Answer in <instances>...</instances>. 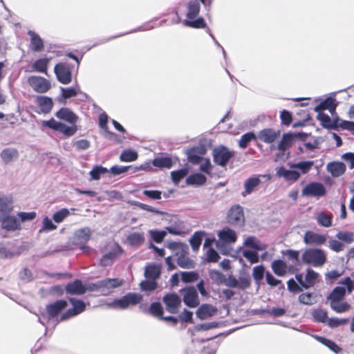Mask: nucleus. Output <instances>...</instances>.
<instances>
[{
	"mask_svg": "<svg viewBox=\"0 0 354 354\" xmlns=\"http://www.w3.org/2000/svg\"><path fill=\"white\" fill-rule=\"evenodd\" d=\"M184 292L183 301L190 308H195L199 305L198 293L194 287H188L180 290Z\"/></svg>",
	"mask_w": 354,
	"mask_h": 354,
	"instance_id": "13",
	"label": "nucleus"
},
{
	"mask_svg": "<svg viewBox=\"0 0 354 354\" xmlns=\"http://www.w3.org/2000/svg\"><path fill=\"white\" fill-rule=\"evenodd\" d=\"M346 294V288L344 287H335L328 296L327 299L331 301H340Z\"/></svg>",
	"mask_w": 354,
	"mask_h": 354,
	"instance_id": "38",
	"label": "nucleus"
},
{
	"mask_svg": "<svg viewBox=\"0 0 354 354\" xmlns=\"http://www.w3.org/2000/svg\"><path fill=\"white\" fill-rule=\"evenodd\" d=\"M258 250H243V256L246 258L252 264L259 261V257L257 253Z\"/></svg>",
	"mask_w": 354,
	"mask_h": 354,
	"instance_id": "57",
	"label": "nucleus"
},
{
	"mask_svg": "<svg viewBox=\"0 0 354 354\" xmlns=\"http://www.w3.org/2000/svg\"><path fill=\"white\" fill-rule=\"evenodd\" d=\"M140 286L142 290L152 291L157 288V282L155 280L146 279L140 282Z\"/></svg>",
	"mask_w": 354,
	"mask_h": 354,
	"instance_id": "63",
	"label": "nucleus"
},
{
	"mask_svg": "<svg viewBox=\"0 0 354 354\" xmlns=\"http://www.w3.org/2000/svg\"><path fill=\"white\" fill-rule=\"evenodd\" d=\"M55 115L59 119L65 120L71 124H75L78 120V117L67 108L60 109Z\"/></svg>",
	"mask_w": 354,
	"mask_h": 354,
	"instance_id": "25",
	"label": "nucleus"
},
{
	"mask_svg": "<svg viewBox=\"0 0 354 354\" xmlns=\"http://www.w3.org/2000/svg\"><path fill=\"white\" fill-rule=\"evenodd\" d=\"M227 220L230 224L241 226L245 222L243 210L240 205H234L229 210Z\"/></svg>",
	"mask_w": 354,
	"mask_h": 354,
	"instance_id": "11",
	"label": "nucleus"
},
{
	"mask_svg": "<svg viewBox=\"0 0 354 354\" xmlns=\"http://www.w3.org/2000/svg\"><path fill=\"white\" fill-rule=\"evenodd\" d=\"M317 119L321 122L322 125L324 128L337 129L339 127V119L338 118L332 120L328 115L323 113H318Z\"/></svg>",
	"mask_w": 354,
	"mask_h": 354,
	"instance_id": "24",
	"label": "nucleus"
},
{
	"mask_svg": "<svg viewBox=\"0 0 354 354\" xmlns=\"http://www.w3.org/2000/svg\"><path fill=\"white\" fill-rule=\"evenodd\" d=\"M127 240L131 245H140L145 241L144 235L141 233L134 232L129 234Z\"/></svg>",
	"mask_w": 354,
	"mask_h": 354,
	"instance_id": "52",
	"label": "nucleus"
},
{
	"mask_svg": "<svg viewBox=\"0 0 354 354\" xmlns=\"http://www.w3.org/2000/svg\"><path fill=\"white\" fill-rule=\"evenodd\" d=\"M317 221L321 226L329 227L332 225V215L320 212L317 214Z\"/></svg>",
	"mask_w": 354,
	"mask_h": 354,
	"instance_id": "48",
	"label": "nucleus"
},
{
	"mask_svg": "<svg viewBox=\"0 0 354 354\" xmlns=\"http://www.w3.org/2000/svg\"><path fill=\"white\" fill-rule=\"evenodd\" d=\"M326 194L324 186L320 183H310L302 190L303 196L320 197Z\"/></svg>",
	"mask_w": 354,
	"mask_h": 354,
	"instance_id": "15",
	"label": "nucleus"
},
{
	"mask_svg": "<svg viewBox=\"0 0 354 354\" xmlns=\"http://www.w3.org/2000/svg\"><path fill=\"white\" fill-rule=\"evenodd\" d=\"M163 302L168 312L172 314L178 313L181 299L177 294H167L163 297Z\"/></svg>",
	"mask_w": 354,
	"mask_h": 354,
	"instance_id": "14",
	"label": "nucleus"
},
{
	"mask_svg": "<svg viewBox=\"0 0 354 354\" xmlns=\"http://www.w3.org/2000/svg\"><path fill=\"white\" fill-rule=\"evenodd\" d=\"M327 170L333 177H339L342 175L346 170V166L340 162H329L326 166Z\"/></svg>",
	"mask_w": 354,
	"mask_h": 354,
	"instance_id": "28",
	"label": "nucleus"
},
{
	"mask_svg": "<svg viewBox=\"0 0 354 354\" xmlns=\"http://www.w3.org/2000/svg\"><path fill=\"white\" fill-rule=\"evenodd\" d=\"M293 138L294 136L292 133H284L278 144L277 149L280 151L284 152L292 146Z\"/></svg>",
	"mask_w": 354,
	"mask_h": 354,
	"instance_id": "40",
	"label": "nucleus"
},
{
	"mask_svg": "<svg viewBox=\"0 0 354 354\" xmlns=\"http://www.w3.org/2000/svg\"><path fill=\"white\" fill-rule=\"evenodd\" d=\"M311 315L314 320L319 323H326L328 318L327 312L322 308L313 309Z\"/></svg>",
	"mask_w": 354,
	"mask_h": 354,
	"instance_id": "45",
	"label": "nucleus"
},
{
	"mask_svg": "<svg viewBox=\"0 0 354 354\" xmlns=\"http://www.w3.org/2000/svg\"><path fill=\"white\" fill-rule=\"evenodd\" d=\"M149 311L152 315L159 319H160L163 314V308L159 302L152 303L149 308Z\"/></svg>",
	"mask_w": 354,
	"mask_h": 354,
	"instance_id": "61",
	"label": "nucleus"
},
{
	"mask_svg": "<svg viewBox=\"0 0 354 354\" xmlns=\"http://www.w3.org/2000/svg\"><path fill=\"white\" fill-rule=\"evenodd\" d=\"M91 235V230L88 227L78 230L75 233V241L77 245H84L90 239Z\"/></svg>",
	"mask_w": 354,
	"mask_h": 354,
	"instance_id": "29",
	"label": "nucleus"
},
{
	"mask_svg": "<svg viewBox=\"0 0 354 354\" xmlns=\"http://www.w3.org/2000/svg\"><path fill=\"white\" fill-rule=\"evenodd\" d=\"M165 230L173 235H182L185 233L183 223L178 219H175L169 226L165 227Z\"/></svg>",
	"mask_w": 354,
	"mask_h": 354,
	"instance_id": "32",
	"label": "nucleus"
},
{
	"mask_svg": "<svg viewBox=\"0 0 354 354\" xmlns=\"http://www.w3.org/2000/svg\"><path fill=\"white\" fill-rule=\"evenodd\" d=\"M265 268L263 265L257 266L253 268L252 277L257 283L261 281L264 275Z\"/></svg>",
	"mask_w": 354,
	"mask_h": 354,
	"instance_id": "64",
	"label": "nucleus"
},
{
	"mask_svg": "<svg viewBox=\"0 0 354 354\" xmlns=\"http://www.w3.org/2000/svg\"><path fill=\"white\" fill-rule=\"evenodd\" d=\"M13 208L12 198L10 196L0 195V217L11 214Z\"/></svg>",
	"mask_w": 354,
	"mask_h": 354,
	"instance_id": "22",
	"label": "nucleus"
},
{
	"mask_svg": "<svg viewBox=\"0 0 354 354\" xmlns=\"http://www.w3.org/2000/svg\"><path fill=\"white\" fill-rule=\"evenodd\" d=\"M174 162L171 157L161 156L154 158L152 164L156 167L169 169L173 166Z\"/></svg>",
	"mask_w": 354,
	"mask_h": 354,
	"instance_id": "33",
	"label": "nucleus"
},
{
	"mask_svg": "<svg viewBox=\"0 0 354 354\" xmlns=\"http://www.w3.org/2000/svg\"><path fill=\"white\" fill-rule=\"evenodd\" d=\"M280 131L272 129H264L257 134V138L265 143H272L279 136Z\"/></svg>",
	"mask_w": 354,
	"mask_h": 354,
	"instance_id": "20",
	"label": "nucleus"
},
{
	"mask_svg": "<svg viewBox=\"0 0 354 354\" xmlns=\"http://www.w3.org/2000/svg\"><path fill=\"white\" fill-rule=\"evenodd\" d=\"M183 24L194 28H203L206 27V23L203 17H198L195 19H185Z\"/></svg>",
	"mask_w": 354,
	"mask_h": 354,
	"instance_id": "47",
	"label": "nucleus"
},
{
	"mask_svg": "<svg viewBox=\"0 0 354 354\" xmlns=\"http://www.w3.org/2000/svg\"><path fill=\"white\" fill-rule=\"evenodd\" d=\"M142 299V295L133 292H129L120 299H115L111 306L118 307L120 309H125L129 306L139 304Z\"/></svg>",
	"mask_w": 354,
	"mask_h": 354,
	"instance_id": "7",
	"label": "nucleus"
},
{
	"mask_svg": "<svg viewBox=\"0 0 354 354\" xmlns=\"http://www.w3.org/2000/svg\"><path fill=\"white\" fill-rule=\"evenodd\" d=\"M214 162L221 167L227 165L230 158L234 156V152L225 146H219L214 149L212 152Z\"/></svg>",
	"mask_w": 354,
	"mask_h": 354,
	"instance_id": "4",
	"label": "nucleus"
},
{
	"mask_svg": "<svg viewBox=\"0 0 354 354\" xmlns=\"http://www.w3.org/2000/svg\"><path fill=\"white\" fill-rule=\"evenodd\" d=\"M301 259L306 264L311 265L313 267H320L325 263L326 256L322 249L310 248L304 252Z\"/></svg>",
	"mask_w": 354,
	"mask_h": 354,
	"instance_id": "1",
	"label": "nucleus"
},
{
	"mask_svg": "<svg viewBox=\"0 0 354 354\" xmlns=\"http://www.w3.org/2000/svg\"><path fill=\"white\" fill-rule=\"evenodd\" d=\"M335 102V99L328 97L324 100L322 101L318 105L315 107V111L321 113L322 111L328 109L332 104Z\"/></svg>",
	"mask_w": 354,
	"mask_h": 354,
	"instance_id": "55",
	"label": "nucleus"
},
{
	"mask_svg": "<svg viewBox=\"0 0 354 354\" xmlns=\"http://www.w3.org/2000/svg\"><path fill=\"white\" fill-rule=\"evenodd\" d=\"M41 124L42 126L48 127L55 131H57L64 134L66 137L73 136L77 130V128L75 124L69 127L62 122L55 120L53 118H51L49 120H43L41 122Z\"/></svg>",
	"mask_w": 354,
	"mask_h": 354,
	"instance_id": "3",
	"label": "nucleus"
},
{
	"mask_svg": "<svg viewBox=\"0 0 354 354\" xmlns=\"http://www.w3.org/2000/svg\"><path fill=\"white\" fill-rule=\"evenodd\" d=\"M326 241L325 235L316 233L308 230L306 232L304 236V242L306 245H322Z\"/></svg>",
	"mask_w": 354,
	"mask_h": 354,
	"instance_id": "17",
	"label": "nucleus"
},
{
	"mask_svg": "<svg viewBox=\"0 0 354 354\" xmlns=\"http://www.w3.org/2000/svg\"><path fill=\"white\" fill-rule=\"evenodd\" d=\"M18 157L19 153L15 148H5L1 152V158L6 163L17 160Z\"/></svg>",
	"mask_w": 354,
	"mask_h": 354,
	"instance_id": "30",
	"label": "nucleus"
},
{
	"mask_svg": "<svg viewBox=\"0 0 354 354\" xmlns=\"http://www.w3.org/2000/svg\"><path fill=\"white\" fill-rule=\"evenodd\" d=\"M148 233L152 240L157 243H162L167 235V232L165 230H150Z\"/></svg>",
	"mask_w": 354,
	"mask_h": 354,
	"instance_id": "53",
	"label": "nucleus"
},
{
	"mask_svg": "<svg viewBox=\"0 0 354 354\" xmlns=\"http://www.w3.org/2000/svg\"><path fill=\"white\" fill-rule=\"evenodd\" d=\"M205 152L206 149L204 147L197 146L187 149L186 154L189 162L195 165L199 162Z\"/></svg>",
	"mask_w": 354,
	"mask_h": 354,
	"instance_id": "18",
	"label": "nucleus"
},
{
	"mask_svg": "<svg viewBox=\"0 0 354 354\" xmlns=\"http://www.w3.org/2000/svg\"><path fill=\"white\" fill-rule=\"evenodd\" d=\"M68 306V303L66 300H57L53 304H50L46 306V312L49 316L48 318L46 317V315L42 313L38 318V322L42 325L45 326L46 324L50 318H54L58 315L64 309Z\"/></svg>",
	"mask_w": 354,
	"mask_h": 354,
	"instance_id": "2",
	"label": "nucleus"
},
{
	"mask_svg": "<svg viewBox=\"0 0 354 354\" xmlns=\"http://www.w3.org/2000/svg\"><path fill=\"white\" fill-rule=\"evenodd\" d=\"M219 241L224 244L234 243L236 241V232L229 228L225 227L218 233Z\"/></svg>",
	"mask_w": 354,
	"mask_h": 354,
	"instance_id": "23",
	"label": "nucleus"
},
{
	"mask_svg": "<svg viewBox=\"0 0 354 354\" xmlns=\"http://www.w3.org/2000/svg\"><path fill=\"white\" fill-rule=\"evenodd\" d=\"M313 337L317 341H318L323 345L328 347L330 351H332L335 353L339 354V353L341 352V351H342L341 348L337 346V344L335 342H334L326 337L319 336V335H313Z\"/></svg>",
	"mask_w": 354,
	"mask_h": 354,
	"instance_id": "35",
	"label": "nucleus"
},
{
	"mask_svg": "<svg viewBox=\"0 0 354 354\" xmlns=\"http://www.w3.org/2000/svg\"><path fill=\"white\" fill-rule=\"evenodd\" d=\"M28 35L30 37L31 49L35 52H40L44 48V41L40 36L32 30H28Z\"/></svg>",
	"mask_w": 354,
	"mask_h": 354,
	"instance_id": "27",
	"label": "nucleus"
},
{
	"mask_svg": "<svg viewBox=\"0 0 354 354\" xmlns=\"http://www.w3.org/2000/svg\"><path fill=\"white\" fill-rule=\"evenodd\" d=\"M122 285V281L117 278L104 279L92 284L93 288L100 291L104 295H106L111 292V290L118 288Z\"/></svg>",
	"mask_w": 354,
	"mask_h": 354,
	"instance_id": "5",
	"label": "nucleus"
},
{
	"mask_svg": "<svg viewBox=\"0 0 354 354\" xmlns=\"http://www.w3.org/2000/svg\"><path fill=\"white\" fill-rule=\"evenodd\" d=\"M160 275V268L156 265H149L146 266L145 270V277L146 279L156 281Z\"/></svg>",
	"mask_w": 354,
	"mask_h": 354,
	"instance_id": "41",
	"label": "nucleus"
},
{
	"mask_svg": "<svg viewBox=\"0 0 354 354\" xmlns=\"http://www.w3.org/2000/svg\"><path fill=\"white\" fill-rule=\"evenodd\" d=\"M49 62V59L41 58L36 60L32 65L33 71L47 73V66Z\"/></svg>",
	"mask_w": 354,
	"mask_h": 354,
	"instance_id": "43",
	"label": "nucleus"
},
{
	"mask_svg": "<svg viewBox=\"0 0 354 354\" xmlns=\"http://www.w3.org/2000/svg\"><path fill=\"white\" fill-rule=\"evenodd\" d=\"M69 215V210L66 208H62L53 214V219L55 223H60Z\"/></svg>",
	"mask_w": 354,
	"mask_h": 354,
	"instance_id": "58",
	"label": "nucleus"
},
{
	"mask_svg": "<svg viewBox=\"0 0 354 354\" xmlns=\"http://www.w3.org/2000/svg\"><path fill=\"white\" fill-rule=\"evenodd\" d=\"M255 138L256 136L254 133L252 132H248L243 134L239 141V147L241 149H245L251 142V140L254 139Z\"/></svg>",
	"mask_w": 354,
	"mask_h": 354,
	"instance_id": "59",
	"label": "nucleus"
},
{
	"mask_svg": "<svg viewBox=\"0 0 354 354\" xmlns=\"http://www.w3.org/2000/svg\"><path fill=\"white\" fill-rule=\"evenodd\" d=\"M348 321H349L348 318L339 319L337 317H330V318H328L326 323H327V325L330 328H334L339 327L342 325H344V324L348 323Z\"/></svg>",
	"mask_w": 354,
	"mask_h": 354,
	"instance_id": "62",
	"label": "nucleus"
},
{
	"mask_svg": "<svg viewBox=\"0 0 354 354\" xmlns=\"http://www.w3.org/2000/svg\"><path fill=\"white\" fill-rule=\"evenodd\" d=\"M244 245L255 250H265L267 248L266 244L261 243L254 236H248L244 241Z\"/></svg>",
	"mask_w": 354,
	"mask_h": 354,
	"instance_id": "39",
	"label": "nucleus"
},
{
	"mask_svg": "<svg viewBox=\"0 0 354 354\" xmlns=\"http://www.w3.org/2000/svg\"><path fill=\"white\" fill-rule=\"evenodd\" d=\"M109 171L107 168L100 165L95 166L93 169L89 172L91 180H97L100 178L101 175L106 174Z\"/></svg>",
	"mask_w": 354,
	"mask_h": 354,
	"instance_id": "56",
	"label": "nucleus"
},
{
	"mask_svg": "<svg viewBox=\"0 0 354 354\" xmlns=\"http://www.w3.org/2000/svg\"><path fill=\"white\" fill-rule=\"evenodd\" d=\"M54 71L57 80L63 84H68L72 81L71 69L64 63H59L55 66Z\"/></svg>",
	"mask_w": 354,
	"mask_h": 354,
	"instance_id": "10",
	"label": "nucleus"
},
{
	"mask_svg": "<svg viewBox=\"0 0 354 354\" xmlns=\"http://www.w3.org/2000/svg\"><path fill=\"white\" fill-rule=\"evenodd\" d=\"M207 178L201 173H196L189 176L186 179L188 185H202L205 183Z\"/></svg>",
	"mask_w": 354,
	"mask_h": 354,
	"instance_id": "42",
	"label": "nucleus"
},
{
	"mask_svg": "<svg viewBox=\"0 0 354 354\" xmlns=\"http://www.w3.org/2000/svg\"><path fill=\"white\" fill-rule=\"evenodd\" d=\"M37 104L43 113H48L52 110L53 102L50 97L47 96H37L36 98Z\"/></svg>",
	"mask_w": 354,
	"mask_h": 354,
	"instance_id": "26",
	"label": "nucleus"
},
{
	"mask_svg": "<svg viewBox=\"0 0 354 354\" xmlns=\"http://www.w3.org/2000/svg\"><path fill=\"white\" fill-rule=\"evenodd\" d=\"M28 82L31 88L39 93H46L51 88L50 81L41 76H30L28 77Z\"/></svg>",
	"mask_w": 354,
	"mask_h": 354,
	"instance_id": "8",
	"label": "nucleus"
},
{
	"mask_svg": "<svg viewBox=\"0 0 354 354\" xmlns=\"http://www.w3.org/2000/svg\"><path fill=\"white\" fill-rule=\"evenodd\" d=\"M314 165L313 161H301L290 165V169H298L304 174L308 173Z\"/></svg>",
	"mask_w": 354,
	"mask_h": 354,
	"instance_id": "44",
	"label": "nucleus"
},
{
	"mask_svg": "<svg viewBox=\"0 0 354 354\" xmlns=\"http://www.w3.org/2000/svg\"><path fill=\"white\" fill-rule=\"evenodd\" d=\"M188 169L186 168H183L176 171H171V178L172 181L175 185H178L180 180H182L188 174Z\"/></svg>",
	"mask_w": 354,
	"mask_h": 354,
	"instance_id": "51",
	"label": "nucleus"
},
{
	"mask_svg": "<svg viewBox=\"0 0 354 354\" xmlns=\"http://www.w3.org/2000/svg\"><path fill=\"white\" fill-rule=\"evenodd\" d=\"M68 301L71 304L73 308L67 310L65 313H64L60 316L59 321L67 320L82 313L86 309V304L82 300L71 297L68 299Z\"/></svg>",
	"mask_w": 354,
	"mask_h": 354,
	"instance_id": "6",
	"label": "nucleus"
},
{
	"mask_svg": "<svg viewBox=\"0 0 354 354\" xmlns=\"http://www.w3.org/2000/svg\"><path fill=\"white\" fill-rule=\"evenodd\" d=\"M204 234V232H196L190 239L189 243L194 250H197L199 248L202 242L203 235Z\"/></svg>",
	"mask_w": 354,
	"mask_h": 354,
	"instance_id": "54",
	"label": "nucleus"
},
{
	"mask_svg": "<svg viewBox=\"0 0 354 354\" xmlns=\"http://www.w3.org/2000/svg\"><path fill=\"white\" fill-rule=\"evenodd\" d=\"M65 290L67 294L73 295H82L86 292V288L80 279H75L73 282L68 283Z\"/></svg>",
	"mask_w": 354,
	"mask_h": 354,
	"instance_id": "19",
	"label": "nucleus"
},
{
	"mask_svg": "<svg viewBox=\"0 0 354 354\" xmlns=\"http://www.w3.org/2000/svg\"><path fill=\"white\" fill-rule=\"evenodd\" d=\"M319 276V275L317 272H315L311 269H308L306 270L305 283L303 285V288L308 289L310 287L313 286L315 284Z\"/></svg>",
	"mask_w": 354,
	"mask_h": 354,
	"instance_id": "36",
	"label": "nucleus"
},
{
	"mask_svg": "<svg viewBox=\"0 0 354 354\" xmlns=\"http://www.w3.org/2000/svg\"><path fill=\"white\" fill-rule=\"evenodd\" d=\"M177 264L183 268H194L195 263L194 261L190 259L188 257H187L184 254H181L179 255L176 260Z\"/></svg>",
	"mask_w": 354,
	"mask_h": 354,
	"instance_id": "46",
	"label": "nucleus"
},
{
	"mask_svg": "<svg viewBox=\"0 0 354 354\" xmlns=\"http://www.w3.org/2000/svg\"><path fill=\"white\" fill-rule=\"evenodd\" d=\"M271 267L274 273L279 277H283L286 273L287 265L282 260L273 261Z\"/></svg>",
	"mask_w": 354,
	"mask_h": 354,
	"instance_id": "37",
	"label": "nucleus"
},
{
	"mask_svg": "<svg viewBox=\"0 0 354 354\" xmlns=\"http://www.w3.org/2000/svg\"><path fill=\"white\" fill-rule=\"evenodd\" d=\"M270 178V176L266 175H259V176H252L249 177L245 180L243 184L244 191L242 192V195L245 196L247 195L251 194L252 192H255L258 187L261 184V178Z\"/></svg>",
	"mask_w": 354,
	"mask_h": 354,
	"instance_id": "12",
	"label": "nucleus"
},
{
	"mask_svg": "<svg viewBox=\"0 0 354 354\" xmlns=\"http://www.w3.org/2000/svg\"><path fill=\"white\" fill-rule=\"evenodd\" d=\"M138 153L131 149L124 150L120 156L122 162H133L138 159Z\"/></svg>",
	"mask_w": 354,
	"mask_h": 354,
	"instance_id": "49",
	"label": "nucleus"
},
{
	"mask_svg": "<svg viewBox=\"0 0 354 354\" xmlns=\"http://www.w3.org/2000/svg\"><path fill=\"white\" fill-rule=\"evenodd\" d=\"M330 306L332 310L337 313H342L348 311L350 309L351 306L347 302L340 301H331L330 302Z\"/></svg>",
	"mask_w": 354,
	"mask_h": 354,
	"instance_id": "50",
	"label": "nucleus"
},
{
	"mask_svg": "<svg viewBox=\"0 0 354 354\" xmlns=\"http://www.w3.org/2000/svg\"><path fill=\"white\" fill-rule=\"evenodd\" d=\"M57 229V225L53 223L52 220L48 216H45L42 221V227L39 230V232H50Z\"/></svg>",
	"mask_w": 354,
	"mask_h": 354,
	"instance_id": "60",
	"label": "nucleus"
},
{
	"mask_svg": "<svg viewBox=\"0 0 354 354\" xmlns=\"http://www.w3.org/2000/svg\"><path fill=\"white\" fill-rule=\"evenodd\" d=\"M201 9L200 2L198 0H192L188 3L186 19H193L199 14Z\"/></svg>",
	"mask_w": 354,
	"mask_h": 354,
	"instance_id": "31",
	"label": "nucleus"
},
{
	"mask_svg": "<svg viewBox=\"0 0 354 354\" xmlns=\"http://www.w3.org/2000/svg\"><path fill=\"white\" fill-rule=\"evenodd\" d=\"M0 225L3 230L8 232H15L21 229V223L17 215L10 214L0 217Z\"/></svg>",
	"mask_w": 354,
	"mask_h": 354,
	"instance_id": "9",
	"label": "nucleus"
},
{
	"mask_svg": "<svg viewBox=\"0 0 354 354\" xmlns=\"http://www.w3.org/2000/svg\"><path fill=\"white\" fill-rule=\"evenodd\" d=\"M277 176L283 178L286 181L295 182L300 177V173L295 169H287L280 167L277 170Z\"/></svg>",
	"mask_w": 354,
	"mask_h": 354,
	"instance_id": "21",
	"label": "nucleus"
},
{
	"mask_svg": "<svg viewBox=\"0 0 354 354\" xmlns=\"http://www.w3.org/2000/svg\"><path fill=\"white\" fill-rule=\"evenodd\" d=\"M216 309L211 305L203 304L196 311L197 317L201 319H205L211 317L215 313Z\"/></svg>",
	"mask_w": 354,
	"mask_h": 354,
	"instance_id": "34",
	"label": "nucleus"
},
{
	"mask_svg": "<svg viewBox=\"0 0 354 354\" xmlns=\"http://www.w3.org/2000/svg\"><path fill=\"white\" fill-rule=\"evenodd\" d=\"M122 248L118 244H113L111 247L110 251L104 254L100 259V265L104 267L111 265L115 258L122 253Z\"/></svg>",
	"mask_w": 354,
	"mask_h": 354,
	"instance_id": "16",
	"label": "nucleus"
}]
</instances>
